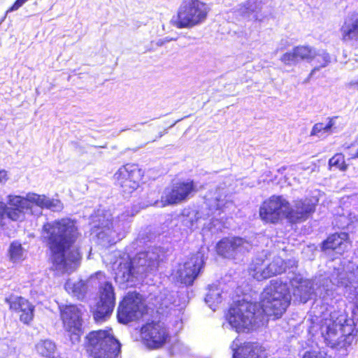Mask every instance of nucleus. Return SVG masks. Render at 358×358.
I'll return each mask as SVG.
<instances>
[{
  "label": "nucleus",
  "instance_id": "f257e3e1",
  "mask_svg": "<svg viewBox=\"0 0 358 358\" xmlns=\"http://www.w3.org/2000/svg\"><path fill=\"white\" fill-rule=\"evenodd\" d=\"M290 283L294 297L303 303L313 294L323 299L332 296L335 286L343 288L350 299L356 300L350 313H323L320 318L316 317V321L310 327V332L315 338L336 350L340 358H345L355 340V333L358 331V269L356 272H346L338 268L331 273L330 279H315L313 282L299 275L292 278Z\"/></svg>",
  "mask_w": 358,
  "mask_h": 358
},
{
  "label": "nucleus",
  "instance_id": "f03ea898",
  "mask_svg": "<svg viewBox=\"0 0 358 358\" xmlns=\"http://www.w3.org/2000/svg\"><path fill=\"white\" fill-rule=\"evenodd\" d=\"M77 235L75 222L71 219L43 225L42 236L50 250L52 269L57 274L71 273L80 265L81 255L74 244Z\"/></svg>",
  "mask_w": 358,
  "mask_h": 358
},
{
  "label": "nucleus",
  "instance_id": "7ed1b4c3",
  "mask_svg": "<svg viewBox=\"0 0 358 358\" xmlns=\"http://www.w3.org/2000/svg\"><path fill=\"white\" fill-rule=\"evenodd\" d=\"M43 208L58 212L62 210L63 205L58 199L35 193L29 192L25 196L9 194L6 203L0 201V227L7 225V220L22 222L27 214L39 216Z\"/></svg>",
  "mask_w": 358,
  "mask_h": 358
},
{
  "label": "nucleus",
  "instance_id": "20e7f679",
  "mask_svg": "<svg viewBox=\"0 0 358 358\" xmlns=\"http://www.w3.org/2000/svg\"><path fill=\"white\" fill-rule=\"evenodd\" d=\"M96 286L99 287L100 301L94 312V317L96 322H100L112 313L115 304L113 285L106 280L103 273L99 271L86 281L68 279L64 288L69 294L78 299H83L90 290V287Z\"/></svg>",
  "mask_w": 358,
  "mask_h": 358
},
{
  "label": "nucleus",
  "instance_id": "39448f33",
  "mask_svg": "<svg viewBox=\"0 0 358 358\" xmlns=\"http://www.w3.org/2000/svg\"><path fill=\"white\" fill-rule=\"evenodd\" d=\"M160 257V249L149 248L147 250L138 252L132 259L129 256L122 257L113 263L115 280L120 284L133 281L138 278L157 269Z\"/></svg>",
  "mask_w": 358,
  "mask_h": 358
},
{
  "label": "nucleus",
  "instance_id": "423d86ee",
  "mask_svg": "<svg viewBox=\"0 0 358 358\" xmlns=\"http://www.w3.org/2000/svg\"><path fill=\"white\" fill-rule=\"evenodd\" d=\"M110 217L108 212L100 210L92 217L94 232L103 245H112L121 240L129 227L128 213H122L115 219H111Z\"/></svg>",
  "mask_w": 358,
  "mask_h": 358
},
{
  "label": "nucleus",
  "instance_id": "0eeeda50",
  "mask_svg": "<svg viewBox=\"0 0 358 358\" xmlns=\"http://www.w3.org/2000/svg\"><path fill=\"white\" fill-rule=\"evenodd\" d=\"M225 197L224 188L217 187L215 189L210 191L205 196V201L201 209L195 213V220L185 217L182 220L183 224L189 229H193L194 227H197L202 221L209 219V224L206 222L202 224L209 229L213 227H216L219 223L217 217L220 215L223 208L227 203Z\"/></svg>",
  "mask_w": 358,
  "mask_h": 358
},
{
  "label": "nucleus",
  "instance_id": "6e6552de",
  "mask_svg": "<svg viewBox=\"0 0 358 358\" xmlns=\"http://www.w3.org/2000/svg\"><path fill=\"white\" fill-rule=\"evenodd\" d=\"M291 296L286 282L272 280L261 294V307L268 316L280 317L290 303Z\"/></svg>",
  "mask_w": 358,
  "mask_h": 358
},
{
  "label": "nucleus",
  "instance_id": "1a4fd4ad",
  "mask_svg": "<svg viewBox=\"0 0 358 358\" xmlns=\"http://www.w3.org/2000/svg\"><path fill=\"white\" fill-rule=\"evenodd\" d=\"M85 348L93 358H115L121 350L112 329L93 331L85 337Z\"/></svg>",
  "mask_w": 358,
  "mask_h": 358
},
{
  "label": "nucleus",
  "instance_id": "9d476101",
  "mask_svg": "<svg viewBox=\"0 0 358 358\" xmlns=\"http://www.w3.org/2000/svg\"><path fill=\"white\" fill-rule=\"evenodd\" d=\"M209 11L208 5L200 0H183L171 22L178 29L192 28L203 23Z\"/></svg>",
  "mask_w": 358,
  "mask_h": 358
},
{
  "label": "nucleus",
  "instance_id": "9b49d317",
  "mask_svg": "<svg viewBox=\"0 0 358 358\" xmlns=\"http://www.w3.org/2000/svg\"><path fill=\"white\" fill-rule=\"evenodd\" d=\"M257 308L255 303L245 300L238 301L229 310L227 316L229 324L238 332L250 330L260 315V311Z\"/></svg>",
  "mask_w": 358,
  "mask_h": 358
},
{
  "label": "nucleus",
  "instance_id": "f8f14e48",
  "mask_svg": "<svg viewBox=\"0 0 358 358\" xmlns=\"http://www.w3.org/2000/svg\"><path fill=\"white\" fill-rule=\"evenodd\" d=\"M289 201L282 196H271L264 201L259 208V217L266 223L275 224L283 218L287 219Z\"/></svg>",
  "mask_w": 358,
  "mask_h": 358
},
{
  "label": "nucleus",
  "instance_id": "ddd939ff",
  "mask_svg": "<svg viewBox=\"0 0 358 358\" xmlns=\"http://www.w3.org/2000/svg\"><path fill=\"white\" fill-rule=\"evenodd\" d=\"M60 309L64 328L69 333L71 343L76 344L80 341L83 333V306L69 305Z\"/></svg>",
  "mask_w": 358,
  "mask_h": 358
},
{
  "label": "nucleus",
  "instance_id": "4468645a",
  "mask_svg": "<svg viewBox=\"0 0 358 358\" xmlns=\"http://www.w3.org/2000/svg\"><path fill=\"white\" fill-rule=\"evenodd\" d=\"M143 172L134 164H127L120 167L114 175L117 184L125 196H129L139 186Z\"/></svg>",
  "mask_w": 358,
  "mask_h": 358
},
{
  "label": "nucleus",
  "instance_id": "2eb2a0df",
  "mask_svg": "<svg viewBox=\"0 0 358 358\" xmlns=\"http://www.w3.org/2000/svg\"><path fill=\"white\" fill-rule=\"evenodd\" d=\"M145 310L141 296L136 292H129L120 304L117 317L120 322L127 324L140 318Z\"/></svg>",
  "mask_w": 358,
  "mask_h": 358
},
{
  "label": "nucleus",
  "instance_id": "dca6fc26",
  "mask_svg": "<svg viewBox=\"0 0 358 358\" xmlns=\"http://www.w3.org/2000/svg\"><path fill=\"white\" fill-rule=\"evenodd\" d=\"M203 262V254L197 252L185 263L178 264L177 268L173 269L172 276L178 282L191 285L197 278Z\"/></svg>",
  "mask_w": 358,
  "mask_h": 358
},
{
  "label": "nucleus",
  "instance_id": "f3484780",
  "mask_svg": "<svg viewBox=\"0 0 358 358\" xmlns=\"http://www.w3.org/2000/svg\"><path fill=\"white\" fill-rule=\"evenodd\" d=\"M195 186L192 180L177 182L171 188L164 189L159 206L177 204L187 200L195 192Z\"/></svg>",
  "mask_w": 358,
  "mask_h": 358
},
{
  "label": "nucleus",
  "instance_id": "a211bd4d",
  "mask_svg": "<svg viewBox=\"0 0 358 358\" xmlns=\"http://www.w3.org/2000/svg\"><path fill=\"white\" fill-rule=\"evenodd\" d=\"M252 248L251 244L247 240L241 237H227L220 240L216 246L219 255L228 259H236Z\"/></svg>",
  "mask_w": 358,
  "mask_h": 358
},
{
  "label": "nucleus",
  "instance_id": "6ab92c4d",
  "mask_svg": "<svg viewBox=\"0 0 358 358\" xmlns=\"http://www.w3.org/2000/svg\"><path fill=\"white\" fill-rule=\"evenodd\" d=\"M141 333L145 345L151 349L163 346L169 336L164 324L161 322L147 323L142 327Z\"/></svg>",
  "mask_w": 358,
  "mask_h": 358
},
{
  "label": "nucleus",
  "instance_id": "aec40b11",
  "mask_svg": "<svg viewBox=\"0 0 358 358\" xmlns=\"http://www.w3.org/2000/svg\"><path fill=\"white\" fill-rule=\"evenodd\" d=\"M315 211V203L310 199L295 200L292 204L289 203L287 220L292 223L306 220Z\"/></svg>",
  "mask_w": 358,
  "mask_h": 358
},
{
  "label": "nucleus",
  "instance_id": "412c9836",
  "mask_svg": "<svg viewBox=\"0 0 358 358\" xmlns=\"http://www.w3.org/2000/svg\"><path fill=\"white\" fill-rule=\"evenodd\" d=\"M263 0H247L238 6L234 13L248 21L262 22L266 15L262 10Z\"/></svg>",
  "mask_w": 358,
  "mask_h": 358
},
{
  "label": "nucleus",
  "instance_id": "4be33fe9",
  "mask_svg": "<svg viewBox=\"0 0 358 358\" xmlns=\"http://www.w3.org/2000/svg\"><path fill=\"white\" fill-rule=\"evenodd\" d=\"M233 358H265L266 348L257 342H245L238 346L235 341L231 345Z\"/></svg>",
  "mask_w": 358,
  "mask_h": 358
},
{
  "label": "nucleus",
  "instance_id": "5701e85b",
  "mask_svg": "<svg viewBox=\"0 0 358 358\" xmlns=\"http://www.w3.org/2000/svg\"><path fill=\"white\" fill-rule=\"evenodd\" d=\"M10 309L20 313V320L24 324H29L34 318V306L26 299L18 296H10L5 299Z\"/></svg>",
  "mask_w": 358,
  "mask_h": 358
},
{
  "label": "nucleus",
  "instance_id": "b1692460",
  "mask_svg": "<svg viewBox=\"0 0 358 358\" xmlns=\"http://www.w3.org/2000/svg\"><path fill=\"white\" fill-rule=\"evenodd\" d=\"M315 54V49L308 45H299L282 55L280 60L286 65H296L301 60L310 62Z\"/></svg>",
  "mask_w": 358,
  "mask_h": 358
},
{
  "label": "nucleus",
  "instance_id": "393cba45",
  "mask_svg": "<svg viewBox=\"0 0 358 358\" xmlns=\"http://www.w3.org/2000/svg\"><path fill=\"white\" fill-rule=\"evenodd\" d=\"M350 246L348 234L346 232L335 233L327 238L322 243L323 250H333L342 254Z\"/></svg>",
  "mask_w": 358,
  "mask_h": 358
},
{
  "label": "nucleus",
  "instance_id": "a878e982",
  "mask_svg": "<svg viewBox=\"0 0 358 358\" xmlns=\"http://www.w3.org/2000/svg\"><path fill=\"white\" fill-rule=\"evenodd\" d=\"M341 31L342 38L345 41L357 40L358 38L357 13H354L345 19Z\"/></svg>",
  "mask_w": 358,
  "mask_h": 358
},
{
  "label": "nucleus",
  "instance_id": "bb28decb",
  "mask_svg": "<svg viewBox=\"0 0 358 358\" xmlns=\"http://www.w3.org/2000/svg\"><path fill=\"white\" fill-rule=\"evenodd\" d=\"M267 268L266 259L262 257L255 258L250 264L249 271L250 274L257 280H262L269 278L266 276L264 271Z\"/></svg>",
  "mask_w": 358,
  "mask_h": 358
},
{
  "label": "nucleus",
  "instance_id": "cd10ccee",
  "mask_svg": "<svg viewBox=\"0 0 358 358\" xmlns=\"http://www.w3.org/2000/svg\"><path fill=\"white\" fill-rule=\"evenodd\" d=\"M338 117H328L327 122L316 123L310 131V136H317L318 137H325L331 134L335 128L336 122Z\"/></svg>",
  "mask_w": 358,
  "mask_h": 358
},
{
  "label": "nucleus",
  "instance_id": "c85d7f7f",
  "mask_svg": "<svg viewBox=\"0 0 358 358\" xmlns=\"http://www.w3.org/2000/svg\"><path fill=\"white\" fill-rule=\"evenodd\" d=\"M267 268L264 273L269 278L281 274L285 271L286 266L284 260L278 256H275L271 259L266 256Z\"/></svg>",
  "mask_w": 358,
  "mask_h": 358
},
{
  "label": "nucleus",
  "instance_id": "c756f323",
  "mask_svg": "<svg viewBox=\"0 0 358 358\" xmlns=\"http://www.w3.org/2000/svg\"><path fill=\"white\" fill-rule=\"evenodd\" d=\"M310 61L313 62L315 66L310 73L312 76L315 71H319L321 68L326 67L331 62V57L325 50H321L317 52L315 50V54Z\"/></svg>",
  "mask_w": 358,
  "mask_h": 358
},
{
  "label": "nucleus",
  "instance_id": "7c9ffc66",
  "mask_svg": "<svg viewBox=\"0 0 358 358\" xmlns=\"http://www.w3.org/2000/svg\"><path fill=\"white\" fill-rule=\"evenodd\" d=\"M37 353L45 358H54L56 345L52 341L46 339L39 341L36 345Z\"/></svg>",
  "mask_w": 358,
  "mask_h": 358
},
{
  "label": "nucleus",
  "instance_id": "2f4dec72",
  "mask_svg": "<svg viewBox=\"0 0 358 358\" xmlns=\"http://www.w3.org/2000/svg\"><path fill=\"white\" fill-rule=\"evenodd\" d=\"M205 301L210 308L215 309L214 306L222 301L221 292L217 286L211 285L209 287V291L206 294Z\"/></svg>",
  "mask_w": 358,
  "mask_h": 358
},
{
  "label": "nucleus",
  "instance_id": "473e14b6",
  "mask_svg": "<svg viewBox=\"0 0 358 358\" xmlns=\"http://www.w3.org/2000/svg\"><path fill=\"white\" fill-rule=\"evenodd\" d=\"M10 258L13 262H20L24 258V250L20 243H11L9 249Z\"/></svg>",
  "mask_w": 358,
  "mask_h": 358
},
{
  "label": "nucleus",
  "instance_id": "72a5a7b5",
  "mask_svg": "<svg viewBox=\"0 0 358 358\" xmlns=\"http://www.w3.org/2000/svg\"><path fill=\"white\" fill-rule=\"evenodd\" d=\"M156 301L159 309L162 310L164 308H168L173 303V295L167 290H164V292L161 293L156 297Z\"/></svg>",
  "mask_w": 358,
  "mask_h": 358
},
{
  "label": "nucleus",
  "instance_id": "f704fd0d",
  "mask_svg": "<svg viewBox=\"0 0 358 358\" xmlns=\"http://www.w3.org/2000/svg\"><path fill=\"white\" fill-rule=\"evenodd\" d=\"M303 358H332L324 350H321L319 347L315 349L307 350L304 352Z\"/></svg>",
  "mask_w": 358,
  "mask_h": 358
},
{
  "label": "nucleus",
  "instance_id": "c9c22d12",
  "mask_svg": "<svg viewBox=\"0 0 358 358\" xmlns=\"http://www.w3.org/2000/svg\"><path fill=\"white\" fill-rule=\"evenodd\" d=\"M329 165L330 166H335L341 171H345L347 169L344 156L341 153H338L332 157L329 161Z\"/></svg>",
  "mask_w": 358,
  "mask_h": 358
},
{
  "label": "nucleus",
  "instance_id": "e433bc0d",
  "mask_svg": "<svg viewBox=\"0 0 358 358\" xmlns=\"http://www.w3.org/2000/svg\"><path fill=\"white\" fill-rule=\"evenodd\" d=\"M5 358H18V353L15 348H8Z\"/></svg>",
  "mask_w": 358,
  "mask_h": 358
},
{
  "label": "nucleus",
  "instance_id": "4c0bfd02",
  "mask_svg": "<svg viewBox=\"0 0 358 358\" xmlns=\"http://www.w3.org/2000/svg\"><path fill=\"white\" fill-rule=\"evenodd\" d=\"M8 180L7 171L5 170L0 171V183L4 184Z\"/></svg>",
  "mask_w": 358,
  "mask_h": 358
},
{
  "label": "nucleus",
  "instance_id": "58836bf2",
  "mask_svg": "<svg viewBox=\"0 0 358 358\" xmlns=\"http://www.w3.org/2000/svg\"><path fill=\"white\" fill-rule=\"evenodd\" d=\"M350 157L352 159L356 158V157L358 158V150H357V152L355 154H351Z\"/></svg>",
  "mask_w": 358,
  "mask_h": 358
},
{
  "label": "nucleus",
  "instance_id": "ea45409f",
  "mask_svg": "<svg viewBox=\"0 0 358 358\" xmlns=\"http://www.w3.org/2000/svg\"><path fill=\"white\" fill-rule=\"evenodd\" d=\"M125 178H126V180H130L131 176H126Z\"/></svg>",
  "mask_w": 358,
  "mask_h": 358
},
{
  "label": "nucleus",
  "instance_id": "a19ab883",
  "mask_svg": "<svg viewBox=\"0 0 358 358\" xmlns=\"http://www.w3.org/2000/svg\"><path fill=\"white\" fill-rule=\"evenodd\" d=\"M352 85H358V80H357V81H356V82H355V83H352Z\"/></svg>",
  "mask_w": 358,
  "mask_h": 358
}]
</instances>
